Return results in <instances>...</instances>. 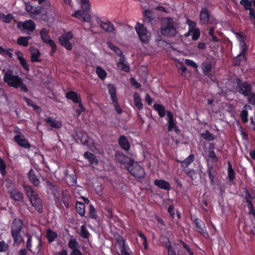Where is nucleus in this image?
<instances>
[{
    "label": "nucleus",
    "mask_w": 255,
    "mask_h": 255,
    "mask_svg": "<svg viewBox=\"0 0 255 255\" xmlns=\"http://www.w3.org/2000/svg\"><path fill=\"white\" fill-rule=\"evenodd\" d=\"M3 81L10 87L19 88L20 90L24 92L28 91V88L23 83L22 80L18 75H14L12 70L8 69L4 74Z\"/></svg>",
    "instance_id": "1"
},
{
    "label": "nucleus",
    "mask_w": 255,
    "mask_h": 255,
    "mask_svg": "<svg viewBox=\"0 0 255 255\" xmlns=\"http://www.w3.org/2000/svg\"><path fill=\"white\" fill-rule=\"evenodd\" d=\"M23 222L22 220L14 218L11 223L10 233L13 240V245L19 246L23 241V238L20 234L23 227Z\"/></svg>",
    "instance_id": "2"
},
{
    "label": "nucleus",
    "mask_w": 255,
    "mask_h": 255,
    "mask_svg": "<svg viewBox=\"0 0 255 255\" xmlns=\"http://www.w3.org/2000/svg\"><path fill=\"white\" fill-rule=\"evenodd\" d=\"M125 167L132 176L136 178L137 181H139V179L143 178L145 176L144 168L136 162L135 163L133 159L129 158V160Z\"/></svg>",
    "instance_id": "3"
},
{
    "label": "nucleus",
    "mask_w": 255,
    "mask_h": 255,
    "mask_svg": "<svg viewBox=\"0 0 255 255\" xmlns=\"http://www.w3.org/2000/svg\"><path fill=\"white\" fill-rule=\"evenodd\" d=\"M162 35L167 37H173L176 34V29L174 26V21L172 18L167 17L165 19L160 28Z\"/></svg>",
    "instance_id": "4"
},
{
    "label": "nucleus",
    "mask_w": 255,
    "mask_h": 255,
    "mask_svg": "<svg viewBox=\"0 0 255 255\" xmlns=\"http://www.w3.org/2000/svg\"><path fill=\"white\" fill-rule=\"evenodd\" d=\"M236 90L237 92L245 97L248 96L249 94L253 91V86L251 83L238 78Z\"/></svg>",
    "instance_id": "5"
},
{
    "label": "nucleus",
    "mask_w": 255,
    "mask_h": 255,
    "mask_svg": "<svg viewBox=\"0 0 255 255\" xmlns=\"http://www.w3.org/2000/svg\"><path fill=\"white\" fill-rule=\"evenodd\" d=\"M116 242L121 252V255H129L128 251L130 249L126 243V240L119 234L115 236Z\"/></svg>",
    "instance_id": "6"
},
{
    "label": "nucleus",
    "mask_w": 255,
    "mask_h": 255,
    "mask_svg": "<svg viewBox=\"0 0 255 255\" xmlns=\"http://www.w3.org/2000/svg\"><path fill=\"white\" fill-rule=\"evenodd\" d=\"M139 39L143 43H147L149 40L150 35L147 30L143 24L137 22L135 27Z\"/></svg>",
    "instance_id": "7"
},
{
    "label": "nucleus",
    "mask_w": 255,
    "mask_h": 255,
    "mask_svg": "<svg viewBox=\"0 0 255 255\" xmlns=\"http://www.w3.org/2000/svg\"><path fill=\"white\" fill-rule=\"evenodd\" d=\"M73 33L71 31L65 33L58 38L60 44L64 47L67 50H71L73 46L70 40L73 38Z\"/></svg>",
    "instance_id": "8"
},
{
    "label": "nucleus",
    "mask_w": 255,
    "mask_h": 255,
    "mask_svg": "<svg viewBox=\"0 0 255 255\" xmlns=\"http://www.w3.org/2000/svg\"><path fill=\"white\" fill-rule=\"evenodd\" d=\"M191 220L196 228V231L202 235L207 233L204 222L196 217H192Z\"/></svg>",
    "instance_id": "9"
},
{
    "label": "nucleus",
    "mask_w": 255,
    "mask_h": 255,
    "mask_svg": "<svg viewBox=\"0 0 255 255\" xmlns=\"http://www.w3.org/2000/svg\"><path fill=\"white\" fill-rule=\"evenodd\" d=\"M211 17V12L207 7L202 8L200 12V22L202 25H206L209 23Z\"/></svg>",
    "instance_id": "10"
},
{
    "label": "nucleus",
    "mask_w": 255,
    "mask_h": 255,
    "mask_svg": "<svg viewBox=\"0 0 255 255\" xmlns=\"http://www.w3.org/2000/svg\"><path fill=\"white\" fill-rule=\"evenodd\" d=\"M167 116L168 118L167 130L168 131L174 130L176 133L179 131L178 126L176 125V122L174 120V116L172 113L168 111L167 112Z\"/></svg>",
    "instance_id": "11"
},
{
    "label": "nucleus",
    "mask_w": 255,
    "mask_h": 255,
    "mask_svg": "<svg viewBox=\"0 0 255 255\" xmlns=\"http://www.w3.org/2000/svg\"><path fill=\"white\" fill-rule=\"evenodd\" d=\"M14 140L19 146L24 148L28 149L31 147L30 143L28 140L25 138L23 134L15 135L14 136Z\"/></svg>",
    "instance_id": "12"
},
{
    "label": "nucleus",
    "mask_w": 255,
    "mask_h": 255,
    "mask_svg": "<svg viewBox=\"0 0 255 255\" xmlns=\"http://www.w3.org/2000/svg\"><path fill=\"white\" fill-rule=\"evenodd\" d=\"M31 205L35 208V209L39 213H41L43 212V205L42 200L40 198L38 197L36 194L34 196L29 199Z\"/></svg>",
    "instance_id": "13"
},
{
    "label": "nucleus",
    "mask_w": 255,
    "mask_h": 255,
    "mask_svg": "<svg viewBox=\"0 0 255 255\" xmlns=\"http://www.w3.org/2000/svg\"><path fill=\"white\" fill-rule=\"evenodd\" d=\"M17 27L21 29H24L32 32L35 29V24L32 20H26L23 22H19Z\"/></svg>",
    "instance_id": "14"
},
{
    "label": "nucleus",
    "mask_w": 255,
    "mask_h": 255,
    "mask_svg": "<svg viewBox=\"0 0 255 255\" xmlns=\"http://www.w3.org/2000/svg\"><path fill=\"white\" fill-rule=\"evenodd\" d=\"M77 18H82L83 20L85 22H90L92 19V16L89 13L85 12L83 10H79L75 11L72 14Z\"/></svg>",
    "instance_id": "15"
},
{
    "label": "nucleus",
    "mask_w": 255,
    "mask_h": 255,
    "mask_svg": "<svg viewBox=\"0 0 255 255\" xmlns=\"http://www.w3.org/2000/svg\"><path fill=\"white\" fill-rule=\"evenodd\" d=\"M27 178L29 181L33 184L34 187H39L40 184V181L36 175L34 170L31 168L27 173Z\"/></svg>",
    "instance_id": "16"
},
{
    "label": "nucleus",
    "mask_w": 255,
    "mask_h": 255,
    "mask_svg": "<svg viewBox=\"0 0 255 255\" xmlns=\"http://www.w3.org/2000/svg\"><path fill=\"white\" fill-rule=\"evenodd\" d=\"M97 23L100 25L102 29L107 32H112L115 30L114 25L109 20L103 21L100 18L97 19Z\"/></svg>",
    "instance_id": "17"
},
{
    "label": "nucleus",
    "mask_w": 255,
    "mask_h": 255,
    "mask_svg": "<svg viewBox=\"0 0 255 255\" xmlns=\"http://www.w3.org/2000/svg\"><path fill=\"white\" fill-rule=\"evenodd\" d=\"M118 144L121 148L126 151H128L130 149V143L127 137L124 135H121L120 136L118 139Z\"/></svg>",
    "instance_id": "18"
},
{
    "label": "nucleus",
    "mask_w": 255,
    "mask_h": 255,
    "mask_svg": "<svg viewBox=\"0 0 255 255\" xmlns=\"http://www.w3.org/2000/svg\"><path fill=\"white\" fill-rule=\"evenodd\" d=\"M9 194L11 199L15 201L23 202V196L21 192H20L17 189H13L9 192Z\"/></svg>",
    "instance_id": "19"
},
{
    "label": "nucleus",
    "mask_w": 255,
    "mask_h": 255,
    "mask_svg": "<svg viewBox=\"0 0 255 255\" xmlns=\"http://www.w3.org/2000/svg\"><path fill=\"white\" fill-rule=\"evenodd\" d=\"M49 30L46 28H42L40 31V35L42 41L46 44H49L50 42L54 41L50 38L49 35Z\"/></svg>",
    "instance_id": "20"
},
{
    "label": "nucleus",
    "mask_w": 255,
    "mask_h": 255,
    "mask_svg": "<svg viewBox=\"0 0 255 255\" xmlns=\"http://www.w3.org/2000/svg\"><path fill=\"white\" fill-rule=\"evenodd\" d=\"M45 183L48 189L51 191L54 197L55 198H58L60 192V187L57 185L53 184L50 181L47 180L46 181Z\"/></svg>",
    "instance_id": "21"
},
{
    "label": "nucleus",
    "mask_w": 255,
    "mask_h": 255,
    "mask_svg": "<svg viewBox=\"0 0 255 255\" xmlns=\"http://www.w3.org/2000/svg\"><path fill=\"white\" fill-rule=\"evenodd\" d=\"M84 157L89 161L92 166H97L98 164L99 161L96 155L89 151H87L84 153Z\"/></svg>",
    "instance_id": "22"
},
{
    "label": "nucleus",
    "mask_w": 255,
    "mask_h": 255,
    "mask_svg": "<svg viewBox=\"0 0 255 255\" xmlns=\"http://www.w3.org/2000/svg\"><path fill=\"white\" fill-rule=\"evenodd\" d=\"M207 172L209 177L211 184L212 185H215L216 183L215 177L217 175V172L213 165H208Z\"/></svg>",
    "instance_id": "23"
},
{
    "label": "nucleus",
    "mask_w": 255,
    "mask_h": 255,
    "mask_svg": "<svg viewBox=\"0 0 255 255\" xmlns=\"http://www.w3.org/2000/svg\"><path fill=\"white\" fill-rule=\"evenodd\" d=\"M154 184L159 188L165 190H169L170 189V185L169 182L163 179H156L153 182Z\"/></svg>",
    "instance_id": "24"
},
{
    "label": "nucleus",
    "mask_w": 255,
    "mask_h": 255,
    "mask_svg": "<svg viewBox=\"0 0 255 255\" xmlns=\"http://www.w3.org/2000/svg\"><path fill=\"white\" fill-rule=\"evenodd\" d=\"M71 197L67 190L62 191V196L61 201L64 204L66 209H68L70 206V200Z\"/></svg>",
    "instance_id": "25"
},
{
    "label": "nucleus",
    "mask_w": 255,
    "mask_h": 255,
    "mask_svg": "<svg viewBox=\"0 0 255 255\" xmlns=\"http://www.w3.org/2000/svg\"><path fill=\"white\" fill-rule=\"evenodd\" d=\"M66 98L71 100L74 103L80 102V100L81 99L80 95H78L76 92L73 91L67 92L66 94Z\"/></svg>",
    "instance_id": "26"
},
{
    "label": "nucleus",
    "mask_w": 255,
    "mask_h": 255,
    "mask_svg": "<svg viewBox=\"0 0 255 255\" xmlns=\"http://www.w3.org/2000/svg\"><path fill=\"white\" fill-rule=\"evenodd\" d=\"M45 122L48 125L55 129H59L62 127L61 123L59 121L48 117L45 119Z\"/></svg>",
    "instance_id": "27"
},
{
    "label": "nucleus",
    "mask_w": 255,
    "mask_h": 255,
    "mask_svg": "<svg viewBox=\"0 0 255 255\" xmlns=\"http://www.w3.org/2000/svg\"><path fill=\"white\" fill-rule=\"evenodd\" d=\"M125 58L124 56H121L118 63L117 66L123 71L128 72L129 71V66L128 65L125 63Z\"/></svg>",
    "instance_id": "28"
},
{
    "label": "nucleus",
    "mask_w": 255,
    "mask_h": 255,
    "mask_svg": "<svg viewBox=\"0 0 255 255\" xmlns=\"http://www.w3.org/2000/svg\"><path fill=\"white\" fill-rule=\"evenodd\" d=\"M203 73L205 75H208L211 71L212 65L209 61H205L201 64Z\"/></svg>",
    "instance_id": "29"
},
{
    "label": "nucleus",
    "mask_w": 255,
    "mask_h": 255,
    "mask_svg": "<svg viewBox=\"0 0 255 255\" xmlns=\"http://www.w3.org/2000/svg\"><path fill=\"white\" fill-rule=\"evenodd\" d=\"M228 177L230 182H233L235 178V172L230 160L228 161Z\"/></svg>",
    "instance_id": "30"
},
{
    "label": "nucleus",
    "mask_w": 255,
    "mask_h": 255,
    "mask_svg": "<svg viewBox=\"0 0 255 255\" xmlns=\"http://www.w3.org/2000/svg\"><path fill=\"white\" fill-rule=\"evenodd\" d=\"M154 109L157 112L160 118H163L166 115V111L164 107L160 104H154Z\"/></svg>",
    "instance_id": "31"
},
{
    "label": "nucleus",
    "mask_w": 255,
    "mask_h": 255,
    "mask_svg": "<svg viewBox=\"0 0 255 255\" xmlns=\"http://www.w3.org/2000/svg\"><path fill=\"white\" fill-rule=\"evenodd\" d=\"M76 209L77 212L81 217H83L85 214V205L82 202L77 201L76 203Z\"/></svg>",
    "instance_id": "32"
},
{
    "label": "nucleus",
    "mask_w": 255,
    "mask_h": 255,
    "mask_svg": "<svg viewBox=\"0 0 255 255\" xmlns=\"http://www.w3.org/2000/svg\"><path fill=\"white\" fill-rule=\"evenodd\" d=\"M24 190L25 193L26 194V196L28 197V199H30L33 196H34L36 195V193L34 192L33 190V188L32 186L28 185H24L23 186Z\"/></svg>",
    "instance_id": "33"
},
{
    "label": "nucleus",
    "mask_w": 255,
    "mask_h": 255,
    "mask_svg": "<svg viewBox=\"0 0 255 255\" xmlns=\"http://www.w3.org/2000/svg\"><path fill=\"white\" fill-rule=\"evenodd\" d=\"M133 101L134 105L138 110H141L143 108V104L141 102L140 95L137 93H135L133 95Z\"/></svg>",
    "instance_id": "34"
},
{
    "label": "nucleus",
    "mask_w": 255,
    "mask_h": 255,
    "mask_svg": "<svg viewBox=\"0 0 255 255\" xmlns=\"http://www.w3.org/2000/svg\"><path fill=\"white\" fill-rule=\"evenodd\" d=\"M46 238L49 243H52L57 237V234L53 231L50 229H48L46 231Z\"/></svg>",
    "instance_id": "35"
},
{
    "label": "nucleus",
    "mask_w": 255,
    "mask_h": 255,
    "mask_svg": "<svg viewBox=\"0 0 255 255\" xmlns=\"http://www.w3.org/2000/svg\"><path fill=\"white\" fill-rule=\"evenodd\" d=\"M107 43L108 47L112 51L115 52V53L117 55L120 56V57H121V56H124V55H123V52L122 51V50L120 49V48H119L118 47H117V46H116L115 44H114L113 43H112L111 42H107Z\"/></svg>",
    "instance_id": "36"
},
{
    "label": "nucleus",
    "mask_w": 255,
    "mask_h": 255,
    "mask_svg": "<svg viewBox=\"0 0 255 255\" xmlns=\"http://www.w3.org/2000/svg\"><path fill=\"white\" fill-rule=\"evenodd\" d=\"M194 158V154H191L181 162V167L183 168H187V167L193 162Z\"/></svg>",
    "instance_id": "37"
},
{
    "label": "nucleus",
    "mask_w": 255,
    "mask_h": 255,
    "mask_svg": "<svg viewBox=\"0 0 255 255\" xmlns=\"http://www.w3.org/2000/svg\"><path fill=\"white\" fill-rule=\"evenodd\" d=\"M96 73L99 78L102 80H105L107 76V73L106 71L102 67L99 66L96 67Z\"/></svg>",
    "instance_id": "38"
},
{
    "label": "nucleus",
    "mask_w": 255,
    "mask_h": 255,
    "mask_svg": "<svg viewBox=\"0 0 255 255\" xmlns=\"http://www.w3.org/2000/svg\"><path fill=\"white\" fill-rule=\"evenodd\" d=\"M40 52L37 49H35L31 52V61L32 62H40L39 59Z\"/></svg>",
    "instance_id": "39"
},
{
    "label": "nucleus",
    "mask_w": 255,
    "mask_h": 255,
    "mask_svg": "<svg viewBox=\"0 0 255 255\" xmlns=\"http://www.w3.org/2000/svg\"><path fill=\"white\" fill-rule=\"evenodd\" d=\"M109 93L111 96L112 101L117 100V92L115 86L112 84H109L108 85Z\"/></svg>",
    "instance_id": "40"
},
{
    "label": "nucleus",
    "mask_w": 255,
    "mask_h": 255,
    "mask_svg": "<svg viewBox=\"0 0 255 255\" xmlns=\"http://www.w3.org/2000/svg\"><path fill=\"white\" fill-rule=\"evenodd\" d=\"M30 38V36H20L17 39V43L19 45L26 47L28 45V40Z\"/></svg>",
    "instance_id": "41"
},
{
    "label": "nucleus",
    "mask_w": 255,
    "mask_h": 255,
    "mask_svg": "<svg viewBox=\"0 0 255 255\" xmlns=\"http://www.w3.org/2000/svg\"><path fill=\"white\" fill-rule=\"evenodd\" d=\"M245 193V199L247 207L253 205L251 199H253L252 195L249 192V191L245 189L244 190Z\"/></svg>",
    "instance_id": "42"
},
{
    "label": "nucleus",
    "mask_w": 255,
    "mask_h": 255,
    "mask_svg": "<svg viewBox=\"0 0 255 255\" xmlns=\"http://www.w3.org/2000/svg\"><path fill=\"white\" fill-rule=\"evenodd\" d=\"M243 59L246 60V55L244 54H241V53H240L234 59V65L237 66H240L241 62Z\"/></svg>",
    "instance_id": "43"
},
{
    "label": "nucleus",
    "mask_w": 255,
    "mask_h": 255,
    "mask_svg": "<svg viewBox=\"0 0 255 255\" xmlns=\"http://www.w3.org/2000/svg\"><path fill=\"white\" fill-rule=\"evenodd\" d=\"M17 59L19 61V62L23 68L26 71H28L29 70V65L27 63L25 58L22 56L18 55Z\"/></svg>",
    "instance_id": "44"
},
{
    "label": "nucleus",
    "mask_w": 255,
    "mask_h": 255,
    "mask_svg": "<svg viewBox=\"0 0 255 255\" xmlns=\"http://www.w3.org/2000/svg\"><path fill=\"white\" fill-rule=\"evenodd\" d=\"M12 50L13 49L11 48L5 49L2 46H0V54L3 56H7L10 58H12L13 54L10 52V51Z\"/></svg>",
    "instance_id": "45"
},
{
    "label": "nucleus",
    "mask_w": 255,
    "mask_h": 255,
    "mask_svg": "<svg viewBox=\"0 0 255 255\" xmlns=\"http://www.w3.org/2000/svg\"><path fill=\"white\" fill-rule=\"evenodd\" d=\"M80 235L84 239H88L90 236V234L85 225L81 226Z\"/></svg>",
    "instance_id": "46"
},
{
    "label": "nucleus",
    "mask_w": 255,
    "mask_h": 255,
    "mask_svg": "<svg viewBox=\"0 0 255 255\" xmlns=\"http://www.w3.org/2000/svg\"><path fill=\"white\" fill-rule=\"evenodd\" d=\"M143 21L146 22H150L153 19L152 14L150 10H145L143 12Z\"/></svg>",
    "instance_id": "47"
},
{
    "label": "nucleus",
    "mask_w": 255,
    "mask_h": 255,
    "mask_svg": "<svg viewBox=\"0 0 255 255\" xmlns=\"http://www.w3.org/2000/svg\"><path fill=\"white\" fill-rule=\"evenodd\" d=\"M25 9L27 12L30 13L31 14H38L40 13L39 10H36L32 5L28 3L25 4Z\"/></svg>",
    "instance_id": "48"
},
{
    "label": "nucleus",
    "mask_w": 255,
    "mask_h": 255,
    "mask_svg": "<svg viewBox=\"0 0 255 255\" xmlns=\"http://www.w3.org/2000/svg\"><path fill=\"white\" fill-rule=\"evenodd\" d=\"M89 217L93 219H96L98 218L97 212L92 204L89 206Z\"/></svg>",
    "instance_id": "49"
},
{
    "label": "nucleus",
    "mask_w": 255,
    "mask_h": 255,
    "mask_svg": "<svg viewBox=\"0 0 255 255\" xmlns=\"http://www.w3.org/2000/svg\"><path fill=\"white\" fill-rule=\"evenodd\" d=\"M201 135V136L206 140L211 141L214 139V136L208 130H206L204 133H202Z\"/></svg>",
    "instance_id": "50"
},
{
    "label": "nucleus",
    "mask_w": 255,
    "mask_h": 255,
    "mask_svg": "<svg viewBox=\"0 0 255 255\" xmlns=\"http://www.w3.org/2000/svg\"><path fill=\"white\" fill-rule=\"evenodd\" d=\"M78 137L83 144L86 145L88 144L89 140L88 135L86 133H80L78 134Z\"/></svg>",
    "instance_id": "51"
},
{
    "label": "nucleus",
    "mask_w": 255,
    "mask_h": 255,
    "mask_svg": "<svg viewBox=\"0 0 255 255\" xmlns=\"http://www.w3.org/2000/svg\"><path fill=\"white\" fill-rule=\"evenodd\" d=\"M68 245L69 248L72 250V251L75 250H79L78 249V243L75 239L70 240L68 242Z\"/></svg>",
    "instance_id": "52"
},
{
    "label": "nucleus",
    "mask_w": 255,
    "mask_h": 255,
    "mask_svg": "<svg viewBox=\"0 0 255 255\" xmlns=\"http://www.w3.org/2000/svg\"><path fill=\"white\" fill-rule=\"evenodd\" d=\"M138 236L143 240V245L145 250L148 249L147 239L146 237L139 230L137 231Z\"/></svg>",
    "instance_id": "53"
},
{
    "label": "nucleus",
    "mask_w": 255,
    "mask_h": 255,
    "mask_svg": "<svg viewBox=\"0 0 255 255\" xmlns=\"http://www.w3.org/2000/svg\"><path fill=\"white\" fill-rule=\"evenodd\" d=\"M240 3L245 10L250 9L252 6V2L250 0H241Z\"/></svg>",
    "instance_id": "54"
},
{
    "label": "nucleus",
    "mask_w": 255,
    "mask_h": 255,
    "mask_svg": "<svg viewBox=\"0 0 255 255\" xmlns=\"http://www.w3.org/2000/svg\"><path fill=\"white\" fill-rule=\"evenodd\" d=\"M247 97V101L248 103L252 105H255V93L253 92V91L249 94V95L245 96Z\"/></svg>",
    "instance_id": "55"
},
{
    "label": "nucleus",
    "mask_w": 255,
    "mask_h": 255,
    "mask_svg": "<svg viewBox=\"0 0 255 255\" xmlns=\"http://www.w3.org/2000/svg\"><path fill=\"white\" fill-rule=\"evenodd\" d=\"M23 99L26 102L27 105L28 106H30L33 107L34 109L37 110L40 108V107L37 106L35 103L30 99H29L26 97H24Z\"/></svg>",
    "instance_id": "56"
},
{
    "label": "nucleus",
    "mask_w": 255,
    "mask_h": 255,
    "mask_svg": "<svg viewBox=\"0 0 255 255\" xmlns=\"http://www.w3.org/2000/svg\"><path fill=\"white\" fill-rule=\"evenodd\" d=\"M192 39L193 41L198 40L201 35V31L199 28H196L195 30L192 31Z\"/></svg>",
    "instance_id": "57"
},
{
    "label": "nucleus",
    "mask_w": 255,
    "mask_h": 255,
    "mask_svg": "<svg viewBox=\"0 0 255 255\" xmlns=\"http://www.w3.org/2000/svg\"><path fill=\"white\" fill-rule=\"evenodd\" d=\"M186 23L188 25L190 32H192L196 29V23L195 21L190 19H187L186 20Z\"/></svg>",
    "instance_id": "58"
},
{
    "label": "nucleus",
    "mask_w": 255,
    "mask_h": 255,
    "mask_svg": "<svg viewBox=\"0 0 255 255\" xmlns=\"http://www.w3.org/2000/svg\"><path fill=\"white\" fill-rule=\"evenodd\" d=\"M240 48L241 50V54H244L246 55L248 46L246 42L240 43Z\"/></svg>",
    "instance_id": "59"
},
{
    "label": "nucleus",
    "mask_w": 255,
    "mask_h": 255,
    "mask_svg": "<svg viewBox=\"0 0 255 255\" xmlns=\"http://www.w3.org/2000/svg\"><path fill=\"white\" fill-rule=\"evenodd\" d=\"M179 243L183 246L184 249L188 253L189 255H194L193 252L190 249V246L182 240H179Z\"/></svg>",
    "instance_id": "60"
},
{
    "label": "nucleus",
    "mask_w": 255,
    "mask_h": 255,
    "mask_svg": "<svg viewBox=\"0 0 255 255\" xmlns=\"http://www.w3.org/2000/svg\"><path fill=\"white\" fill-rule=\"evenodd\" d=\"M81 7L84 10H88L91 8L89 0H81Z\"/></svg>",
    "instance_id": "61"
},
{
    "label": "nucleus",
    "mask_w": 255,
    "mask_h": 255,
    "mask_svg": "<svg viewBox=\"0 0 255 255\" xmlns=\"http://www.w3.org/2000/svg\"><path fill=\"white\" fill-rule=\"evenodd\" d=\"M9 249V246L4 241L0 242V253L5 252Z\"/></svg>",
    "instance_id": "62"
},
{
    "label": "nucleus",
    "mask_w": 255,
    "mask_h": 255,
    "mask_svg": "<svg viewBox=\"0 0 255 255\" xmlns=\"http://www.w3.org/2000/svg\"><path fill=\"white\" fill-rule=\"evenodd\" d=\"M241 119L243 123H246L248 122V112L246 110H243L241 113Z\"/></svg>",
    "instance_id": "63"
},
{
    "label": "nucleus",
    "mask_w": 255,
    "mask_h": 255,
    "mask_svg": "<svg viewBox=\"0 0 255 255\" xmlns=\"http://www.w3.org/2000/svg\"><path fill=\"white\" fill-rule=\"evenodd\" d=\"M1 18L4 22L10 23L13 18V16L11 13H8L6 15L3 14Z\"/></svg>",
    "instance_id": "64"
}]
</instances>
